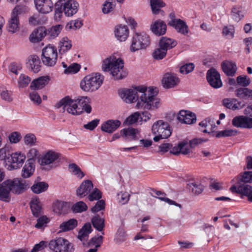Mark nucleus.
Here are the masks:
<instances>
[{
  "instance_id": "f257e3e1",
  "label": "nucleus",
  "mask_w": 252,
  "mask_h": 252,
  "mask_svg": "<svg viewBox=\"0 0 252 252\" xmlns=\"http://www.w3.org/2000/svg\"><path fill=\"white\" fill-rule=\"evenodd\" d=\"M157 94V88L150 87L147 89L142 86L137 87L136 90H126L119 93L120 97L125 102H132L136 98L137 108L148 110H154L160 106V100L156 97Z\"/></svg>"
},
{
  "instance_id": "f03ea898",
  "label": "nucleus",
  "mask_w": 252,
  "mask_h": 252,
  "mask_svg": "<svg viewBox=\"0 0 252 252\" xmlns=\"http://www.w3.org/2000/svg\"><path fill=\"white\" fill-rule=\"evenodd\" d=\"M90 98L87 96H78L77 99H73L68 96L62 99L59 103V106L63 107L64 111L73 115H79L85 111L87 113L92 111V107L88 104Z\"/></svg>"
},
{
  "instance_id": "7ed1b4c3",
  "label": "nucleus",
  "mask_w": 252,
  "mask_h": 252,
  "mask_svg": "<svg viewBox=\"0 0 252 252\" xmlns=\"http://www.w3.org/2000/svg\"><path fill=\"white\" fill-rule=\"evenodd\" d=\"M124 65V62L122 59L112 55L103 61L102 69L104 71H110L116 79H122L127 75V72L123 70Z\"/></svg>"
},
{
  "instance_id": "20e7f679",
  "label": "nucleus",
  "mask_w": 252,
  "mask_h": 252,
  "mask_svg": "<svg viewBox=\"0 0 252 252\" xmlns=\"http://www.w3.org/2000/svg\"><path fill=\"white\" fill-rule=\"evenodd\" d=\"M104 77L99 73H93L86 76L81 81L80 87L85 92H94L102 84Z\"/></svg>"
},
{
  "instance_id": "39448f33",
  "label": "nucleus",
  "mask_w": 252,
  "mask_h": 252,
  "mask_svg": "<svg viewBox=\"0 0 252 252\" xmlns=\"http://www.w3.org/2000/svg\"><path fill=\"white\" fill-rule=\"evenodd\" d=\"M151 43L150 36L145 32H135L131 40L129 50L134 53L140 50H145Z\"/></svg>"
},
{
  "instance_id": "423d86ee",
  "label": "nucleus",
  "mask_w": 252,
  "mask_h": 252,
  "mask_svg": "<svg viewBox=\"0 0 252 252\" xmlns=\"http://www.w3.org/2000/svg\"><path fill=\"white\" fill-rule=\"evenodd\" d=\"M152 130L156 136L153 138L155 142L160 139L168 138L172 133V129L169 124L163 120H158L154 123Z\"/></svg>"
},
{
  "instance_id": "0eeeda50",
  "label": "nucleus",
  "mask_w": 252,
  "mask_h": 252,
  "mask_svg": "<svg viewBox=\"0 0 252 252\" xmlns=\"http://www.w3.org/2000/svg\"><path fill=\"white\" fill-rule=\"evenodd\" d=\"M57 58V50L55 46L49 45L43 49L41 60L45 65L54 66L56 63Z\"/></svg>"
},
{
  "instance_id": "6e6552de",
  "label": "nucleus",
  "mask_w": 252,
  "mask_h": 252,
  "mask_svg": "<svg viewBox=\"0 0 252 252\" xmlns=\"http://www.w3.org/2000/svg\"><path fill=\"white\" fill-rule=\"evenodd\" d=\"M49 248L55 252H73L72 244L66 239L59 237L51 240L48 244Z\"/></svg>"
},
{
  "instance_id": "1a4fd4ad",
  "label": "nucleus",
  "mask_w": 252,
  "mask_h": 252,
  "mask_svg": "<svg viewBox=\"0 0 252 252\" xmlns=\"http://www.w3.org/2000/svg\"><path fill=\"white\" fill-rule=\"evenodd\" d=\"M60 154L53 150H49L39 159V163L42 166H47L48 169L55 168V162L60 157Z\"/></svg>"
},
{
  "instance_id": "9d476101",
  "label": "nucleus",
  "mask_w": 252,
  "mask_h": 252,
  "mask_svg": "<svg viewBox=\"0 0 252 252\" xmlns=\"http://www.w3.org/2000/svg\"><path fill=\"white\" fill-rule=\"evenodd\" d=\"M21 12L22 8L19 6H16L12 10L7 25V30L9 32L15 33L19 31L20 26L19 15Z\"/></svg>"
},
{
  "instance_id": "9b49d317",
  "label": "nucleus",
  "mask_w": 252,
  "mask_h": 252,
  "mask_svg": "<svg viewBox=\"0 0 252 252\" xmlns=\"http://www.w3.org/2000/svg\"><path fill=\"white\" fill-rule=\"evenodd\" d=\"M238 185H233L230 189L232 192H236L240 193L242 195L246 196L248 197V200L252 202V186L240 182L237 183Z\"/></svg>"
},
{
  "instance_id": "f8f14e48",
  "label": "nucleus",
  "mask_w": 252,
  "mask_h": 252,
  "mask_svg": "<svg viewBox=\"0 0 252 252\" xmlns=\"http://www.w3.org/2000/svg\"><path fill=\"white\" fill-rule=\"evenodd\" d=\"M61 1V6L65 16L70 17L77 13L79 4L75 0H58Z\"/></svg>"
},
{
  "instance_id": "ddd939ff",
  "label": "nucleus",
  "mask_w": 252,
  "mask_h": 252,
  "mask_svg": "<svg viewBox=\"0 0 252 252\" xmlns=\"http://www.w3.org/2000/svg\"><path fill=\"white\" fill-rule=\"evenodd\" d=\"M206 77L208 83L212 87L219 88L221 87L220 74L216 69L211 68L209 69L207 72Z\"/></svg>"
},
{
  "instance_id": "4468645a",
  "label": "nucleus",
  "mask_w": 252,
  "mask_h": 252,
  "mask_svg": "<svg viewBox=\"0 0 252 252\" xmlns=\"http://www.w3.org/2000/svg\"><path fill=\"white\" fill-rule=\"evenodd\" d=\"M37 10L42 14H48L53 10L55 5L51 0H34Z\"/></svg>"
},
{
  "instance_id": "2eb2a0df",
  "label": "nucleus",
  "mask_w": 252,
  "mask_h": 252,
  "mask_svg": "<svg viewBox=\"0 0 252 252\" xmlns=\"http://www.w3.org/2000/svg\"><path fill=\"white\" fill-rule=\"evenodd\" d=\"M150 29L156 35L161 36L165 34L167 25L164 21L158 19L151 25Z\"/></svg>"
},
{
  "instance_id": "dca6fc26",
  "label": "nucleus",
  "mask_w": 252,
  "mask_h": 252,
  "mask_svg": "<svg viewBox=\"0 0 252 252\" xmlns=\"http://www.w3.org/2000/svg\"><path fill=\"white\" fill-rule=\"evenodd\" d=\"M25 159L26 156L20 152L11 153L8 163L13 169H17L22 166Z\"/></svg>"
},
{
  "instance_id": "f3484780",
  "label": "nucleus",
  "mask_w": 252,
  "mask_h": 252,
  "mask_svg": "<svg viewBox=\"0 0 252 252\" xmlns=\"http://www.w3.org/2000/svg\"><path fill=\"white\" fill-rule=\"evenodd\" d=\"M11 191L15 194H20L23 192L25 189V181L21 178H15L13 180H7Z\"/></svg>"
},
{
  "instance_id": "a211bd4d",
  "label": "nucleus",
  "mask_w": 252,
  "mask_h": 252,
  "mask_svg": "<svg viewBox=\"0 0 252 252\" xmlns=\"http://www.w3.org/2000/svg\"><path fill=\"white\" fill-rule=\"evenodd\" d=\"M177 118L181 123L189 125L194 123L196 121L195 114L185 110L180 111L178 114Z\"/></svg>"
},
{
  "instance_id": "6ab92c4d",
  "label": "nucleus",
  "mask_w": 252,
  "mask_h": 252,
  "mask_svg": "<svg viewBox=\"0 0 252 252\" xmlns=\"http://www.w3.org/2000/svg\"><path fill=\"white\" fill-rule=\"evenodd\" d=\"M179 81V79L176 75L167 73L165 74L162 78V83L164 88L169 89L177 85Z\"/></svg>"
},
{
  "instance_id": "aec40b11",
  "label": "nucleus",
  "mask_w": 252,
  "mask_h": 252,
  "mask_svg": "<svg viewBox=\"0 0 252 252\" xmlns=\"http://www.w3.org/2000/svg\"><path fill=\"white\" fill-rule=\"evenodd\" d=\"M93 188V184L90 180H85L82 183L76 190L78 196L83 197L88 194Z\"/></svg>"
},
{
  "instance_id": "412c9836",
  "label": "nucleus",
  "mask_w": 252,
  "mask_h": 252,
  "mask_svg": "<svg viewBox=\"0 0 252 252\" xmlns=\"http://www.w3.org/2000/svg\"><path fill=\"white\" fill-rule=\"evenodd\" d=\"M10 188L8 181H5L0 184V200L8 202L11 199Z\"/></svg>"
},
{
  "instance_id": "4be33fe9",
  "label": "nucleus",
  "mask_w": 252,
  "mask_h": 252,
  "mask_svg": "<svg viewBox=\"0 0 252 252\" xmlns=\"http://www.w3.org/2000/svg\"><path fill=\"white\" fill-rule=\"evenodd\" d=\"M115 35L120 41H125L128 37L129 30L126 25H120L115 29Z\"/></svg>"
},
{
  "instance_id": "5701e85b",
  "label": "nucleus",
  "mask_w": 252,
  "mask_h": 252,
  "mask_svg": "<svg viewBox=\"0 0 252 252\" xmlns=\"http://www.w3.org/2000/svg\"><path fill=\"white\" fill-rule=\"evenodd\" d=\"M35 170L34 160L28 159L22 171V177L24 178L30 177Z\"/></svg>"
},
{
  "instance_id": "b1692460",
  "label": "nucleus",
  "mask_w": 252,
  "mask_h": 252,
  "mask_svg": "<svg viewBox=\"0 0 252 252\" xmlns=\"http://www.w3.org/2000/svg\"><path fill=\"white\" fill-rule=\"evenodd\" d=\"M121 124L119 120H109L101 125V129L108 133H112L120 126Z\"/></svg>"
},
{
  "instance_id": "393cba45",
  "label": "nucleus",
  "mask_w": 252,
  "mask_h": 252,
  "mask_svg": "<svg viewBox=\"0 0 252 252\" xmlns=\"http://www.w3.org/2000/svg\"><path fill=\"white\" fill-rule=\"evenodd\" d=\"M49 80L48 76L40 77L31 82L30 87L32 90L41 89L48 84Z\"/></svg>"
},
{
  "instance_id": "a878e982",
  "label": "nucleus",
  "mask_w": 252,
  "mask_h": 252,
  "mask_svg": "<svg viewBox=\"0 0 252 252\" xmlns=\"http://www.w3.org/2000/svg\"><path fill=\"white\" fill-rule=\"evenodd\" d=\"M221 68L223 72L227 75L233 76L235 75L237 67L236 64L230 61H225L222 63Z\"/></svg>"
},
{
  "instance_id": "bb28decb",
  "label": "nucleus",
  "mask_w": 252,
  "mask_h": 252,
  "mask_svg": "<svg viewBox=\"0 0 252 252\" xmlns=\"http://www.w3.org/2000/svg\"><path fill=\"white\" fill-rule=\"evenodd\" d=\"M222 101L225 107L233 110H239L243 107L242 102L236 98H224Z\"/></svg>"
},
{
  "instance_id": "cd10ccee",
  "label": "nucleus",
  "mask_w": 252,
  "mask_h": 252,
  "mask_svg": "<svg viewBox=\"0 0 252 252\" xmlns=\"http://www.w3.org/2000/svg\"><path fill=\"white\" fill-rule=\"evenodd\" d=\"M235 95L238 98L244 100H252V90L245 87L237 89L235 91Z\"/></svg>"
},
{
  "instance_id": "c85d7f7f",
  "label": "nucleus",
  "mask_w": 252,
  "mask_h": 252,
  "mask_svg": "<svg viewBox=\"0 0 252 252\" xmlns=\"http://www.w3.org/2000/svg\"><path fill=\"white\" fill-rule=\"evenodd\" d=\"M177 41L172 38L167 37H162L159 41L158 46L167 52L177 45Z\"/></svg>"
},
{
  "instance_id": "c756f323",
  "label": "nucleus",
  "mask_w": 252,
  "mask_h": 252,
  "mask_svg": "<svg viewBox=\"0 0 252 252\" xmlns=\"http://www.w3.org/2000/svg\"><path fill=\"white\" fill-rule=\"evenodd\" d=\"M151 194L153 196L157 197L160 200L168 203L169 205H174L175 206H178L180 208L181 207V205L180 204L167 197H165L166 194L161 191L152 189Z\"/></svg>"
},
{
  "instance_id": "7c9ffc66",
  "label": "nucleus",
  "mask_w": 252,
  "mask_h": 252,
  "mask_svg": "<svg viewBox=\"0 0 252 252\" xmlns=\"http://www.w3.org/2000/svg\"><path fill=\"white\" fill-rule=\"evenodd\" d=\"M30 207L32 214L35 216H39L41 212V204L39 199L37 197H32L30 202Z\"/></svg>"
},
{
  "instance_id": "2f4dec72",
  "label": "nucleus",
  "mask_w": 252,
  "mask_h": 252,
  "mask_svg": "<svg viewBox=\"0 0 252 252\" xmlns=\"http://www.w3.org/2000/svg\"><path fill=\"white\" fill-rule=\"evenodd\" d=\"M150 4L153 14L156 15L160 12L162 15L164 14L163 11L160 9L165 6L162 0H150Z\"/></svg>"
},
{
  "instance_id": "473e14b6",
  "label": "nucleus",
  "mask_w": 252,
  "mask_h": 252,
  "mask_svg": "<svg viewBox=\"0 0 252 252\" xmlns=\"http://www.w3.org/2000/svg\"><path fill=\"white\" fill-rule=\"evenodd\" d=\"M28 63L31 70L34 72H38L40 70V61L37 56L35 55L30 56L29 57Z\"/></svg>"
},
{
  "instance_id": "72a5a7b5",
  "label": "nucleus",
  "mask_w": 252,
  "mask_h": 252,
  "mask_svg": "<svg viewBox=\"0 0 252 252\" xmlns=\"http://www.w3.org/2000/svg\"><path fill=\"white\" fill-rule=\"evenodd\" d=\"M172 24L173 25L171 27L174 28L178 32L184 35H187L189 33L188 26L183 20L179 19L177 22L172 23Z\"/></svg>"
},
{
  "instance_id": "f704fd0d",
  "label": "nucleus",
  "mask_w": 252,
  "mask_h": 252,
  "mask_svg": "<svg viewBox=\"0 0 252 252\" xmlns=\"http://www.w3.org/2000/svg\"><path fill=\"white\" fill-rule=\"evenodd\" d=\"M46 35V31L43 28H39L34 30L30 36L32 42L36 43L41 41Z\"/></svg>"
},
{
  "instance_id": "c9c22d12",
  "label": "nucleus",
  "mask_w": 252,
  "mask_h": 252,
  "mask_svg": "<svg viewBox=\"0 0 252 252\" xmlns=\"http://www.w3.org/2000/svg\"><path fill=\"white\" fill-rule=\"evenodd\" d=\"M92 231V226L90 223H85L78 232V238L81 241L88 239L89 234Z\"/></svg>"
},
{
  "instance_id": "e433bc0d",
  "label": "nucleus",
  "mask_w": 252,
  "mask_h": 252,
  "mask_svg": "<svg viewBox=\"0 0 252 252\" xmlns=\"http://www.w3.org/2000/svg\"><path fill=\"white\" fill-rule=\"evenodd\" d=\"M91 221L94 227L97 230L100 232L103 231L105 227V220L103 218L96 215L92 218Z\"/></svg>"
},
{
  "instance_id": "4c0bfd02",
  "label": "nucleus",
  "mask_w": 252,
  "mask_h": 252,
  "mask_svg": "<svg viewBox=\"0 0 252 252\" xmlns=\"http://www.w3.org/2000/svg\"><path fill=\"white\" fill-rule=\"evenodd\" d=\"M199 125L202 128H204L201 129L204 133L212 132L213 128L215 127L214 121L209 118L201 122Z\"/></svg>"
},
{
  "instance_id": "58836bf2",
  "label": "nucleus",
  "mask_w": 252,
  "mask_h": 252,
  "mask_svg": "<svg viewBox=\"0 0 252 252\" xmlns=\"http://www.w3.org/2000/svg\"><path fill=\"white\" fill-rule=\"evenodd\" d=\"M244 15L245 12L241 6H235L232 8L231 16L234 21L238 22L244 17Z\"/></svg>"
},
{
  "instance_id": "ea45409f",
  "label": "nucleus",
  "mask_w": 252,
  "mask_h": 252,
  "mask_svg": "<svg viewBox=\"0 0 252 252\" xmlns=\"http://www.w3.org/2000/svg\"><path fill=\"white\" fill-rule=\"evenodd\" d=\"M72 44L71 41L66 37L62 39L59 43V53L61 54L65 53L71 49Z\"/></svg>"
},
{
  "instance_id": "a19ab883",
  "label": "nucleus",
  "mask_w": 252,
  "mask_h": 252,
  "mask_svg": "<svg viewBox=\"0 0 252 252\" xmlns=\"http://www.w3.org/2000/svg\"><path fill=\"white\" fill-rule=\"evenodd\" d=\"M48 184L44 182H35L32 186L31 189L32 191L36 194L46 191L48 188Z\"/></svg>"
},
{
  "instance_id": "79ce46f5",
  "label": "nucleus",
  "mask_w": 252,
  "mask_h": 252,
  "mask_svg": "<svg viewBox=\"0 0 252 252\" xmlns=\"http://www.w3.org/2000/svg\"><path fill=\"white\" fill-rule=\"evenodd\" d=\"M62 65L65 68L64 73L66 74L76 73L79 71L81 67L80 65L77 63H71L68 66L65 63L63 62Z\"/></svg>"
},
{
  "instance_id": "37998d69",
  "label": "nucleus",
  "mask_w": 252,
  "mask_h": 252,
  "mask_svg": "<svg viewBox=\"0 0 252 252\" xmlns=\"http://www.w3.org/2000/svg\"><path fill=\"white\" fill-rule=\"evenodd\" d=\"M231 182L235 183L236 182L246 184L247 183H252V171H245L241 178L236 177Z\"/></svg>"
},
{
  "instance_id": "c03bdc74",
  "label": "nucleus",
  "mask_w": 252,
  "mask_h": 252,
  "mask_svg": "<svg viewBox=\"0 0 252 252\" xmlns=\"http://www.w3.org/2000/svg\"><path fill=\"white\" fill-rule=\"evenodd\" d=\"M77 225V221L75 219H70L67 221L63 222L60 226L62 231H66L73 229Z\"/></svg>"
},
{
  "instance_id": "a18cd8bd",
  "label": "nucleus",
  "mask_w": 252,
  "mask_h": 252,
  "mask_svg": "<svg viewBox=\"0 0 252 252\" xmlns=\"http://www.w3.org/2000/svg\"><path fill=\"white\" fill-rule=\"evenodd\" d=\"M11 153V148L8 146H5L0 149V160H3L5 162L10 161Z\"/></svg>"
},
{
  "instance_id": "49530a36",
  "label": "nucleus",
  "mask_w": 252,
  "mask_h": 252,
  "mask_svg": "<svg viewBox=\"0 0 252 252\" xmlns=\"http://www.w3.org/2000/svg\"><path fill=\"white\" fill-rule=\"evenodd\" d=\"M137 132V129L129 127L122 129L121 131V135L125 136L129 140H134L136 138V134Z\"/></svg>"
},
{
  "instance_id": "de8ad7c7",
  "label": "nucleus",
  "mask_w": 252,
  "mask_h": 252,
  "mask_svg": "<svg viewBox=\"0 0 252 252\" xmlns=\"http://www.w3.org/2000/svg\"><path fill=\"white\" fill-rule=\"evenodd\" d=\"M66 207V203L64 201L57 200L55 201L53 205V209L54 212L60 215L65 211Z\"/></svg>"
},
{
  "instance_id": "09e8293b",
  "label": "nucleus",
  "mask_w": 252,
  "mask_h": 252,
  "mask_svg": "<svg viewBox=\"0 0 252 252\" xmlns=\"http://www.w3.org/2000/svg\"><path fill=\"white\" fill-rule=\"evenodd\" d=\"M188 186L189 189L190 190H191L192 192L196 195L201 193L204 189V187L200 183H197L195 182L188 184Z\"/></svg>"
},
{
  "instance_id": "8fccbe9b",
  "label": "nucleus",
  "mask_w": 252,
  "mask_h": 252,
  "mask_svg": "<svg viewBox=\"0 0 252 252\" xmlns=\"http://www.w3.org/2000/svg\"><path fill=\"white\" fill-rule=\"evenodd\" d=\"M68 168L71 173L79 179L83 178L85 176V174L82 171L80 168L75 163L69 164Z\"/></svg>"
},
{
  "instance_id": "3c124183",
  "label": "nucleus",
  "mask_w": 252,
  "mask_h": 252,
  "mask_svg": "<svg viewBox=\"0 0 252 252\" xmlns=\"http://www.w3.org/2000/svg\"><path fill=\"white\" fill-rule=\"evenodd\" d=\"M61 1H57L55 3L54 19L56 21L61 20L63 16V8L61 6Z\"/></svg>"
},
{
  "instance_id": "603ef678",
  "label": "nucleus",
  "mask_w": 252,
  "mask_h": 252,
  "mask_svg": "<svg viewBox=\"0 0 252 252\" xmlns=\"http://www.w3.org/2000/svg\"><path fill=\"white\" fill-rule=\"evenodd\" d=\"M167 54V51L160 47L155 49L152 53L153 58L157 60L163 59Z\"/></svg>"
},
{
  "instance_id": "864d4df0",
  "label": "nucleus",
  "mask_w": 252,
  "mask_h": 252,
  "mask_svg": "<svg viewBox=\"0 0 252 252\" xmlns=\"http://www.w3.org/2000/svg\"><path fill=\"white\" fill-rule=\"evenodd\" d=\"M116 6L115 0H107L103 4L102 12L104 14H107L112 11Z\"/></svg>"
},
{
  "instance_id": "5fc2aeb1",
  "label": "nucleus",
  "mask_w": 252,
  "mask_h": 252,
  "mask_svg": "<svg viewBox=\"0 0 252 252\" xmlns=\"http://www.w3.org/2000/svg\"><path fill=\"white\" fill-rule=\"evenodd\" d=\"M88 207L85 203L79 201L74 204L72 207V211L74 213H81L87 210Z\"/></svg>"
},
{
  "instance_id": "6e6d98bb",
  "label": "nucleus",
  "mask_w": 252,
  "mask_h": 252,
  "mask_svg": "<svg viewBox=\"0 0 252 252\" xmlns=\"http://www.w3.org/2000/svg\"><path fill=\"white\" fill-rule=\"evenodd\" d=\"M0 98L6 101L11 102L13 100V93L10 91L5 89H3L0 94Z\"/></svg>"
},
{
  "instance_id": "4d7b16f0",
  "label": "nucleus",
  "mask_w": 252,
  "mask_h": 252,
  "mask_svg": "<svg viewBox=\"0 0 252 252\" xmlns=\"http://www.w3.org/2000/svg\"><path fill=\"white\" fill-rule=\"evenodd\" d=\"M103 237L102 236L94 237L90 240V242H89V245L90 246L94 245V248L98 250V248L101 246L103 243Z\"/></svg>"
},
{
  "instance_id": "13d9d810",
  "label": "nucleus",
  "mask_w": 252,
  "mask_h": 252,
  "mask_svg": "<svg viewBox=\"0 0 252 252\" xmlns=\"http://www.w3.org/2000/svg\"><path fill=\"white\" fill-rule=\"evenodd\" d=\"M236 132L237 131L235 130L225 129L218 131L216 135V137L220 138L234 136L236 134Z\"/></svg>"
},
{
  "instance_id": "bf43d9fd",
  "label": "nucleus",
  "mask_w": 252,
  "mask_h": 252,
  "mask_svg": "<svg viewBox=\"0 0 252 252\" xmlns=\"http://www.w3.org/2000/svg\"><path fill=\"white\" fill-rule=\"evenodd\" d=\"M195 65L193 63H187L182 65L180 68V71L184 74H187L191 72L194 68Z\"/></svg>"
},
{
  "instance_id": "052dcab7",
  "label": "nucleus",
  "mask_w": 252,
  "mask_h": 252,
  "mask_svg": "<svg viewBox=\"0 0 252 252\" xmlns=\"http://www.w3.org/2000/svg\"><path fill=\"white\" fill-rule=\"evenodd\" d=\"M49 221V219L46 216H42L39 218L37 220V223L35 227L38 229H41L46 226L47 224Z\"/></svg>"
},
{
  "instance_id": "680f3d73",
  "label": "nucleus",
  "mask_w": 252,
  "mask_h": 252,
  "mask_svg": "<svg viewBox=\"0 0 252 252\" xmlns=\"http://www.w3.org/2000/svg\"><path fill=\"white\" fill-rule=\"evenodd\" d=\"M140 116V113L136 112L126 118L125 123L127 125H132L138 121Z\"/></svg>"
},
{
  "instance_id": "e2e57ef3",
  "label": "nucleus",
  "mask_w": 252,
  "mask_h": 252,
  "mask_svg": "<svg viewBox=\"0 0 252 252\" xmlns=\"http://www.w3.org/2000/svg\"><path fill=\"white\" fill-rule=\"evenodd\" d=\"M244 116L235 117L232 120V125L237 127L244 128Z\"/></svg>"
},
{
  "instance_id": "0e129e2a",
  "label": "nucleus",
  "mask_w": 252,
  "mask_h": 252,
  "mask_svg": "<svg viewBox=\"0 0 252 252\" xmlns=\"http://www.w3.org/2000/svg\"><path fill=\"white\" fill-rule=\"evenodd\" d=\"M130 195L127 192H121L117 194L119 202L122 204H125L128 202Z\"/></svg>"
},
{
  "instance_id": "69168bd1",
  "label": "nucleus",
  "mask_w": 252,
  "mask_h": 252,
  "mask_svg": "<svg viewBox=\"0 0 252 252\" xmlns=\"http://www.w3.org/2000/svg\"><path fill=\"white\" fill-rule=\"evenodd\" d=\"M24 142L26 145L32 146L34 145L36 142V137L33 134H27L24 137Z\"/></svg>"
},
{
  "instance_id": "338daca9",
  "label": "nucleus",
  "mask_w": 252,
  "mask_h": 252,
  "mask_svg": "<svg viewBox=\"0 0 252 252\" xmlns=\"http://www.w3.org/2000/svg\"><path fill=\"white\" fill-rule=\"evenodd\" d=\"M237 83L242 87H247L251 83V80L247 76H239L237 78Z\"/></svg>"
},
{
  "instance_id": "774afa93",
  "label": "nucleus",
  "mask_w": 252,
  "mask_h": 252,
  "mask_svg": "<svg viewBox=\"0 0 252 252\" xmlns=\"http://www.w3.org/2000/svg\"><path fill=\"white\" fill-rule=\"evenodd\" d=\"M102 197L101 192L100 191L95 188L88 196V199L93 201L95 200H98Z\"/></svg>"
}]
</instances>
